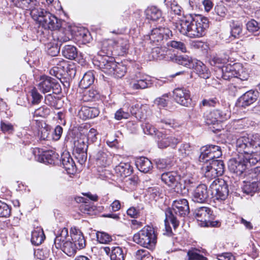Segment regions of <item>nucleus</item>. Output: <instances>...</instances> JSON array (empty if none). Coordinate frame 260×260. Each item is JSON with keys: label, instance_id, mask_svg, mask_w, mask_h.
Here are the masks:
<instances>
[{"label": "nucleus", "instance_id": "nucleus-39", "mask_svg": "<svg viewBox=\"0 0 260 260\" xmlns=\"http://www.w3.org/2000/svg\"><path fill=\"white\" fill-rule=\"evenodd\" d=\"M180 183L184 186V187L182 188V192L179 193L183 194L186 193V191H188L194 186L195 180L193 178L189 177L187 176H184L182 177L180 176Z\"/></svg>", "mask_w": 260, "mask_h": 260}, {"label": "nucleus", "instance_id": "nucleus-32", "mask_svg": "<svg viewBox=\"0 0 260 260\" xmlns=\"http://www.w3.org/2000/svg\"><path fill=\"white\" fill-rule=\"evenodd\" d=\"M71 239V238L69 235L68 229L65 228H63L54 239V246L55 247H60L61 244Z\"/></svg>", "mask_w": 260, "mask_h": 260}, {"label": "nucleus", "instance_id": "nucleus-21", "mask_svg": "<svg viewBox=\"0 0 260 260\" xmlns=\"http://www.w3.org/2000/svg\"><path fill=\"white\" fill-rule=\"evenodd\" d=\"M112 154L107 150L103 149L98 151L95 156L96 164L102 167L110 165L112 162Z\"/></svg>", "mask_w": 260, "mask_h": 260}, {"label": "nucleus", "instance_id": "nucleus-44", "mask_svg": "<svg viewBox=\"0 0 260 260\" xmlns=\"http://www.w3.org/2000/svg\"><path fill=\"white\" fill-rule=\"evenodd\" d=\"M110 258L111 260H124V254L122 248L112 246Z\"/></svg>", "mask_w": 260, "mask_h": 260}, {"label": "nucleus", "instance_id": "nucleus-16", "mask_svg": "<svg viewBox=\"0 0 260 260\" xmlns=\"http://www.w3.org/2000/svg\"><path fill=\"white\" fill-rule=\"evenodd\" d=\"M194 215L200 226L206 227L209 219L212 218V211L208 207H202L195 210Z\"/></svg>", "mask_w": 260, "mask_h": 260}, {"label": "nucleus", "instance_id": "nucleus-9", "mask_svg": "<svg viewBox=\"0 0 260 260\" xmlns=\"http://www.w3.org/2000/svg\"><path fill=\"white\" fill-rule=\"evenodd\" d=\"M173 36L172 31L168 28L158 27L152 30L150 35V41L156 45L159 44L164 39L168 40Z\"/></svg>", "mask_w": 260, "mask_h": 260}, {"label": "nucleus", "instance_id": "nucleus-29", "mask_svg": "<svg viewBox=\"0 0 260 260\" xmlns=\"http://www.w3.org/2000/svg\"><path fill=\"white\" fill-rule=\"evenodd\" d=\"M100 111L95 107H83L80 111V116L84 119L93 118L99 115Z\"/></svg>", "mask_w": 260, "mask_h": 260}, {"label": "nucleus", "instance_id": "nucleus-23", "mask_svg": "<svg viewBox=\"0 0 260 260\" xmlns=\"http://www.w3.org/2000/svg\"><path fill=\"white\" fill-rule=\"evenodd\" d=\"M136 164L139 170L144 173H149L153 168L151 161L145 157H141L138 158Z\"/></svg>", "mask_w": 260, "mask_h": 260}, {"label": "nucleus", "instance_id": "nucleus-4", "mask_svg": "<svg viewBox=\"0 0 260 260\" xmlns=\"http://www.w3.org/2000/svg\"><path fill=\"white\" fill-rule=\"evenodd\" d=\"M37 14V18L32 17V18L44 29L55 30L60 27V20L50 12L40 8Z\"/></svg>", "mask_w": 260, "mask_h": 260}, {"label": "nucleus", "instance_id": "nucleus-5", "mask_svg": "<svg viewBox=\"0 0 260 260\" xmlns=\"http://www.w3.org/2000/svg\"><path fill=\"white\" fill-rule=\"evenodd\" d=\"M211 195L214 200H225L229 194L228 186L225 181L222 179L217 178L210 185Z\"/></svg>", "mask_w": 260, "mask_h": 260}, {"label": "nucleus", "instance_id": "nucleus-37", "mask_svg": "<svg viewBox=\"0 0 260 260\" xmlns=\"http://www.w3.org/2000/svg\"><path fill=\"white\" fill-rule=\"evenodd\" d=\"M259 189V183L256 181L246 182L243 187V192L251 196Z\"/></svg>", "mask_w": 260, "mask_h": 260}, {"label": "nucleus", "instance_id": "nucleus-55", "mask_svg": "<svg viewBox=\"0 0 260 260\" xmlns=\"http://www.w3.org/2000/svg\"><path fill=\"white\" fill-rule=\"evenodd\" d=\"M187 260H205L206 257L198 253L197 249L189 250L187 253Z\"/></svg>", "mask_w": 260, "mask_h": 260}, {"label": "nucleus", "instance_id": "nucleus-36", "mask_svg": "<svg viewBox=\"0 0 260 260\" xmlns=\"http://www.w3.org/2000/svg\"><path fill=\"white\" fill-rule=\"evenodd\" d=\"M63 167L67 171H73L75 167V162L69 153H63L61 155V159Z\"/></svg>", "mask_w": 260, "mask_h": 260}, {"label": "nucleus", "instance_id": "nucleus-6", "mask_svg": "<svg viewBox=\"0 0 260 260\" xmlns=\"http://www.w3.org/2000/svg\"><path fill=\"white\" fill-rule=\"evenodd\" d=\"M161 180L178 193L181 192L182 188L184 187V186L180 183V175L176 172L171 171L163 173L161 175Z\"/></svg>", "mask_w": 260, "mask_h": 260}, {"label": "nucleus", "instance_id": "nucleus-18", "mask_svg": "<svg viewBox=\"0 0 260 260\" xmlns=\"http://www.w3.org/2000/svg\"><path fill=\"white\" fill-rule=\"evenodd\" d=\"M258 96L257 91L250 90L239 98V105L242 107L246 108L254 103L257 100Z\"/></svg>", "mask_w": 260, "mask_h": 260}, {"label": "nucleus", "instance_id": "nucleus-27", "mask_svg": "<svg viewBox=\"0 0 260 260\" xmlns=\"http://www.w3.org/2000/svg\"><path fill=\"white\" fill-rule=\"evenodd\" d=\"M114 48L118 52V55H122L127 51L129 45L126 39L119 38L114 42Z\"/></svg>", "mask_w": 260, "mask_h": 260}, {"label": "nucleus", "instance_id": "nucleus-7", "mask_svg": "<svg viewBox=\"0 0 260 260\" xmlns=\"http://www.w3.org/2000/svg\"><path fill=\"white\" fill-rule=\"evenodd\" d=\"M199 160L204 162H208L221 156L222 150L220 146L209 145L202 147L201 149Z\"/></svg>", "mask_w": 260, "mask_h": 260}, {"label": "nucleus", "instance_id": "nucleus-17", "mask_svg": "<svg viewBox=\"0 0 260 260\" xmlns=\"http://www.w3.org/2000/svg\"><path fill=\"white\" fill-rule=\"evenodd\" d=\"M209 198V192L207 186L204 184H200L192 192V200L194 202L203 203L205 202Z\"/></svg>", "mask_w": 260, "mask_h": 260}, {"label": "nucleus", "instance_id": "nucleus-56", "mask_svg": "<svg viewBox=\"0 0 260 260\" xmlns=\"http://www.w3.org/2000/svg\"><path fill=\"white\" fill-rule=\"evenodd\" d=\"M50 113V109L46 106H42L36 109L34 112V117H45Z\"/></svg>", "mask_w": 260, "mask_h": 260}, {"label": "nucleus", "instance_id": "nucleus-3", "mask_svg": "<svg viewBox=\"0 0 260 260\" xmlns=\"http://www.w3.org/2000/svg\"><path fill=\"white\" fill-rule=\"evenodd\" d=\"M136 243L148 248H152L156 243V235L152 227L147 225L133 236Z\"/></svg>", "mask_w": 260, "mask_h": 260}, {"label": "nucleus", "instance_id": "nucleus-35", "mask_svg": "<svg viewBox=\"0 0 260 260\" xmlns=\"http://www.w3.org/2000/svg\"><path fill=\"white\" fill-rule=\"evenodd\" d=\"M94 80V76L92 71H88L84 74L79 83V86L81 88H87L93 84Z\"/></svg>", "mask_w": 260, "mask_h": 260}, {"label": "nucleus", "instance_id": "nucleus-57", "mask_svg": "<svg viewBox=\"0 0 260 260\" xmlns=\"http://www.w3.org/2000/svg\"><path fill=\"white\" fill-rule=\"evenodd\" d=\"M151 55L154 59H162L165 57V50L158 47H155L152 49Z\"/></svg>", "mask_w": 260, "mask_h": 260}, {"label": "nucleus", "instance_id": "nucleus-45", "mask_svg": "<svg viewBox=\"0 0 260 260\" xmlns=\"http://www.w3.org/2000/svg\"><path fill=\"white\" fill-rule=\"evenodd\" d=\"M112 55V47L109 46V44L107 41L104 42L103 43L101 50L98 53L99 56H98V58H101V57H111V56Z\"/></svg>", "mask_w": 260, "mask_h": 260}, {"label": "nucleus", "instance_id": "nucleus-59", "mask_svg": "<svg viewBox=\"0 0 260 260\" xmlns=\"http://www.w3.org/2000/svg\"><path fill=\"white\" fill-rule=\"evenodd\" d=\"M50 250L46 247L38 249L35 250V254L38 258L44 260L49 256Z\"/></svg>", "mask_w": 260, "mask_h": 260}, {"label": "nucleus", "instance_id": "nucleus-28", "mask_svg": "<svg viewBox=\"0 0 260 260\" xmlns=\"http://www.w3.org/2000/svg\"><path fill=\"white\" fill-rule=\"evenodd\" d=\"M59 155L52 151L45 152L41 156L40 161L45 163L55 165L58 163Z\"/></svg>", "mask_w": 260, "mask_h": 260}, {"label": "nucleus", "instance_id": "nucleus-63", "mask_svg": "<svg viewBox=\"0 0 260 260\" xmlns=\"http://www.w3.org/2000/svg\"><path fill=\"white\" fill-rule=\"evenodd\" d=\"M179 152L182 157L189 155L191 152V146L188 143L183 144L179 149Z\"/></svg>", "mask_w": 260, "mask_h": 260}, {"label": "nucleus", "instance_id": "nucleus-58", "mask_svg": "<svg viewBox=\"0 0 260 260\" xmlns=\"http://www.w3.org/2000/svg\"><path fill=\"white\" fill-rule=\"evenodd\" d=\"M11 213V208L8 205L0 201V217H8Z\"/></svg>", "mask_w": 260, "mask_h": 260}, {"label": "nucleus", "instance_id": "nucleus-14", "mask_svg": "<svg viewBox=\"0 0 260 260\" xmlns=\"http://www.w3.org/2000/svg\"><path fill=\"white\" fill-rule=\"evenodd\" d=\"M94 64L97 66L105 74L112 75L116 62L112 57H105L98 58Z\"/></svg>", "mask_w": 260, "mask_h": 260}, {"label": "nucleus", "instance_id": "nucleus-33", "mask_svg": "<svg viewBox=\"0 0 260 260\" xmlns=\"http://www.w3.org/2000/svg\"><path fill=\"white\" fill-rule=\"evenodd\" d=\"M61 249L64 253L70 256L74 255L76 252L77 247L71 240L64 242L60 245V247H56Z\"/></svg>", "mask_w": 260, "mask_h": 260}, {"label": "nucleus", "instance_id": "nucleus-41", "mask_svg": "<svg viewBox=\"0 0 260 260\" xmlns=\"http://www.w3.org/2000/svg\"><path fill=\"white\" fill-rule=\"evenodd\" d=\"M152 83L150 80L141 79L137 80L131 84V87L134 89H143L151 86Z\"/></svg>", "mask_w": 260, "mask_h": 260}, {"label": "nucleus", "instance_id": "nucleus-64", "mask_svg": "<svg viewBox=\"0 0 260 260\" xmlns=\"http://www.w3.org/2000/svg\"><path fill=\"white\" fill-rule=\"evenodd\" d=\"M160 127L162 129L170 130V128H174L176 126L174 120L171 119H162L160 121Z\"/></svg>", "mask_w": 260, "mask_h": 260}, {"label": "nucleus", "instance_id": "nucleus-22", "mask_svg": "<svg viewBox=\"0 0 260 260\" xmlns=\"http://www.w3.org/2000/svg\"><path fill=\"white\" fill-rule=\"evenodd\" d=\"M115 171L117 176L122 178H126L132 173L133 168L128 163L120 162L115 167Z\"/></svg>", "mask_w": 260, "mask_h": 260}, {"label": "nucleus", "instance_id": "nucleus-26", "mask_svg": "<svg viewBox=\"0 0 260 260\" xmlns=\"http://www.w3.org/2000/svg\"><path fill=\"white\" fill-rule=\"evenodd\" d=\"M45 239L44 231L41 228H36L31 233V242L35 245L42 244Z\"/></svg>", "mask_w": 260, "mask_h": 260}, {"label": "nucleus", "instance_id": "nucleus-19", "mask_svg": "<svg viewBox=\"0 0 260 260\" xmlns=\"http://www.w3.org/2000/svg\"><path fill=\"white\" fill-rule=\"evenodd\" d=\"M236 148L240 155H244L248 153V152H252L250 138L248 137L239 138L236 142Z\"/></svg>", "mask_w": 260, "mask_h": 260}, {"label": "nucleus", "instance_id": "nucleus-12", "mask_svg": "<svg viewBox=\"0 0 260 260\" xmlns=\"http://www.w3.org/2000/svg\"><path fill=\"white\" fill-rule=\"evenodd\" d=\"M88 138L85 135L81 136L74 142L75 150L78 154L77 157H81V162H84L87 158Z\"/></svg>", "mask_w": 260, "mask_h": 260}, {"label": "nucleus", "instance_id": "nucleus-20", "mask_svg": "<svg viewBox=\"0 0 260 260\" xmlns=\"http://www.w3.org/2000/svg\"><path fill=\"white\" fill-rule=\"evenodd\" d=\"M54 64L55 65L54 67L57 68L59 74L61 75L65 74L67 72L68 74L71 76L75 75V70L72 68V66L70 65L67 61L62 59L56 58L53 60Z\"/></svg>", "mask_w": 260, "mask_h": 260}, {"label": "nucleus", "instance_id": "nucleus-51", "mask_svg": "<svg viewBox=\"0 0 260 260\" xmlns=\"http://www.w3.org/2000/svg\"><path fill=\"white\" fill-rule=\"evenodd\" d=\"M237 75L235 76V78H239L242 81L247 80L249 77V74L245 70V69L243 68L240 63L237 64Z\"/></svg>", "mask_w": 260, "mask_h": 260}, {"label": "nucleus", "instance_id": "nucleus-61", "mask_svg": "<svg viewBox=\"0 0 260 260\" xmlns=\"http://www.w3.org/2000/svg\"><path fill=\"white\" fill-rule=\"evenodd\" d=\"M168 46L181 51L182 52L186 51L185 44L180 41H171L167 43Z\"/></svg>", "mask_w": 260, "mask_h": 260}, {"label": "nucleus", "instance_id": "nucleus-60", "mask_svg": "<svg viewBox=\"0 0 260 260\" xmlns=\"http://www.w3.org/2000/svg\"><path fill=\"white\" fill-rule=\"evenodd\" d=\"M246 27L249 31H257L260 29V22L254 19H251L246 23Z\"/></svg>", "mask_w": 260, "mask_h": 260}, {"label": "nucleus", "instance_id": "nucleus-10", "mask_svg": "<svg viewBox=\"0 0 260 260\" xmlns=\"http://www.w3.org/2000/svg\"><path fill=\"white\" fill-rule=\"evenodd\" d=\"M230 171L238 175H241L247 168V164L244 160L243 155L230 159L228 162Z\"/></svg>", "mask_w": 260, "mask_h": 260}, {"label": "nucleus", "instance_id": "nucleus-47", "mask_svg": "<svg viewBox=\"0 0 260 260\" xmlns=\"http://www.w3.org/2000/svg\"><path fill=\"white\" fill-rule=\"evenodd\" d=\"M231 27V35L235 38H239L242 31V25L238 22L233 21Z\"/></svg>", "mask_w": 260, "mask_h": 260}, {"label": "nucleus", "instance_id": "nucleus-49", "mask_svg": "<svg viewBox=\"0 0 260 260\" xmlns=\"http://www.w3.org/2000/svg\"><path fill=\"white\" fill-rule=\"evenodd\" d=\"M50 132L49 127L45 123H42L41 127L38 129V135L42 140H48L49 138Z\"/></svg>", "mask_w": 260, "mask_h": 260}, {"label": "nucleus", "instance_id": "nucleus-46", "mask_svg": "<svg viewBox=\"0 0 260 260\" xmlns=\"http://www.w3.org/2000/svg\"><path fill=\"white\" fill-rule=\"evenodd\" d=\"M126 70V67L124 64L116 62V64L114 68V73H112L111 76H114L117 78H121L125 75Z\"/></svg>", "mask_w": 260, "mask_h": 260}, {"label": "nucleus", "instance_id": "nucleus-52", "mask_svg": "<svg viewBox=\"0 0 260 260\" xmlns=\"http://www.w3.org/2000/svg\"><path fill=\"white\" fill-rule=\"evenodd\" d=\"M165 2H166V5L170 7L171 10L174 12L175 14L180 15L181 12V7L179 5L177 2L175 0H170L167 1V0H165Z\"/></svg>", "mask_w": 260, "mask_h": 260}, {"label": "nucleus", "instance_id": "nucleus-42", "mask_svg": "<svg viewBox=\"0 0 260 260\" xmlns=\"http://www.w3.org/2000/svg\"><path fill=\"white\" fill-rule=\"evenodd\" d=\"M206 163L207 164L202 168V171L204 174L205 177L208 179L211 180L219 176L212 166L209 164H208V162Z\"/></svg>", "mask_w": 260, "mask_h": 260}, {"label": "nucleus", "instance_id": "nucleus-53", "mask_svg": "<svg viewBox=\"0 0 260 260\" xmlns=\"http://www.w3.org/2000/svg\"><path fill=\"white\" fill-rule=\"evenodd\" d=\"M96 238L97 240L102 244H108L112 240L111 236L103 232H98L96 233Z\"/></svg>", "mask_w": 260, "mask_h": 260}, {"label": "nucleus", "instance_id": "nucleus-38", "mask_svg": "<svg viewBox=\"0 0 260 260\" xmlns=\"http://www.w3.org/2000/svg\"><path fill=\"white\" fill-rule=\"evenodd\" d=\"M243 157L247 164V168L248 166L256 165L260 160V154L258 152H254L253 150L252 152H248L243 155Z\"/></svg>", "mask_w": 260, "mask_h": 260}, {"label": "nucleus", "instance_id": "nucleus-62", "mask_svg": "<svg viewBox=\"0 0 260 260\" xmlns=\"http://www.w3.org/2000/svg\"><path fill=\"white\" fill-rule=\"evenodd\" d=\"M143 129L144 133L147 135H153L161 133V132H157L156 129L151 124L146 123L143 125Z\"/></svg>", "mask_w": 260, "mask_h": 260}, {"label": "nucleus", "instance_id": "nucleus-34", "mask_svg": "<svg viewBox=\"0 0 260 260\" xmlns=\"http://www.w3.org/2000/svg\"><path fill=\"white\" fill-rule=\"evenodd\" d=\"M77 48L73 45H65L62 49V55L69 59H74L77 56Z\"/></svg>", "mask_w": 260, "mask_h": 260}, {"label": "nucleus", "instance_id": "nucleus-31", "mask_svg": "<svg viewBox=\"0 0 260 260\" xmlns=\"http://www.w3.org/2000/svg\"><path fill=\"white\" fill-rule=\"evenodd\" d=\"M173 61L188 68L194 67V60L187 55L175 56L173 58Z\"/></svg>", "mask_w": 260, "mask_h": 260}, {"label": "nucleus", "instance_id": "nucleus-11", "mask_svg": "<svg viewBox=\"0 0 260 260\" xmlns=\"http://www.w3.org/2000/svg\"><path fill=\"white\" fill-rule=\"evenodd\" d=\"M12 2L17 7L29 10L31 17L37 18V13L41 8L37 0H12Z\"/></svg>", "mask_w": 260, "mask_h": 260}, {"label": "nucleus", "instance_id": "nucleus-25", "mask_svg": "<svg viewBox=\"0 0 260 260\" xmlns=\"http://www.w3.org/2000/svg\"><path fill=\"white\" fill-rule=\"evenodd\" d=\"M237 64L234 63L233 65L228 64L222 68V77L223 79L230 80L231 78L235 77V76H237Z\"/></svg>", "mask_w": 260, "mask_h": 260}, {"label": "nucleus", "instance_id": "nucleus-15", "mask_svg": "<svg viewBox=\"0 0 260 260\" xmlns=\"http://www.w3.org/2000/svg\"><path fill=\"white\" fill-rule=\"evenodd\" d=\"M157 137L158 139V146L160 148H165L167 147L175 148L181 141L180 138L164 134L162 132L158 134Z\"/></svg>", "mask_w": 260, "mask_h": 260}, {"label": "nucleus", "instance_id": "nucleus-48", "mask_svg": "<svg viewBox=\"0 0 260 260\" xmlns=\"http://www.w3.org/2000/svg\"><path fill=\"white\" fill-rule=\"evenodd\" d=\"M205 122L208 125L215 124L218 122L216 110L207 112L204 115Z\"/></svg>", "mask_w": 260, "mask_h": 260}, {"label": "nucleus", "instance_id": "nucleus-24", "mask_svg": "<svg viewBox=\"0 0 260 260\" xmlns=\"http://www.w3.org/2000/svg\"><path fill=\"white\" fill-rule=\"evenodd\" d=\"M193 68L197 74L203 79H208L210 76V73L206 66L200 60H194Z\"/></svg>", "mask_w": 260, "mask_h": 260}, {"label": "nucleus", "instance_id": "nucleus-54", "mask_svg": "<svg viewBox=\"0 0 260 260\" xmlns=\"http://www.w3.org/2000/svg\"><path fill=\"white\" fill-rule=\"evenodd\" d=\"M218 122H222L228 119L231 116L230 112L226 110H216Z\"/></svg>", "mask_w": 260, "mask_h": 260}, {"label": "nucleus", "instance_id": "nucleus-8", "mask_svg": "<svg viewBox=\"0 0 260 260\" xmlns=\"http://www.w3.org/2000/svg\"><path fill=\"white\" fill-rule=\"evenodd\" d=\"M38 87L43 93L52 92L53 93L58 94L61 91L60 84L55 79L49 76H42Z\"/></svg>", "mask_w": 260, "mask_h": 260}, {"label": "nucleus", "instance_id": "nucleus-1", "mask_svg": "<svg viewBox=\"0 0 260 260\" xmlns=\"http://www.w3.org/2000/svg\"><path fill=\"white\" fill-rule=\"evenodd\" d=\"M209 20L201 15L191 18V20L183 19L177 26L179 32L189 38H200L205 35L209 27Z\"/></svg>", "mask_w": 260, "mask_h": 260}, {"label": "nucleus", "instance_id": "nucleus-50", "mask_svg": "<svg viewBox=\"0 0 260 260\" xmlns=\"http://www.w3.org/2000/svg\"><path fill=\"white\" fill-rule=\"evenodd\" d=\"M60 48L58 43L50 42L47 45L48 54L52 56H56L59 52Z\"/></svg>", "mask_w": 260, "mask_h": 260}, {"label": "nucleus", "instance_id": "nucleus-13", "mask_svg": "<svg viewBox=\"0 0 260 260\" xmlns=\"http://www.w3.org/2000/svg\"><path fill=\"white\" fill-rule=\"evenodd\" d=\"M173 96L176 102L185 107H188L190 104V91L184 88H177L173 91Z\"/></svg>", "mask_w": 260, "mask_h": 260}, {"label": "nucleus", "instance_id": "nucleus-43", "mask_svg": "<svg viewBox=\"0 0 260 260\" xmlns=\"http://www.w3.org/2000/svg\"><path fill=\"white\" fill-rule=\"evenodd\" d=\"M209 164L215 170L218 176L223 174L224 170V165L223 161L221 160L213 159L208 161Z\"/></svg>", "mask_w": 260, "mask_h": 260}, {"label": "nucleus", "instance_id": "nucleus-2", "mask_svg": "<svg viewBox=\"0 0 260 260\" xmlns=\"http://www.w3.org/2000/svg\"><path fill=\"white\" fill-rule=\"evenodd\" d=\"M189 213L188 202L187 200L183 199L173 202L172 208H168L166 211L165 226L168 234L172 233L170 226H168L169 221L172 223L174 230L179 225V217H184Z\"/></svg>", "mask_w": 260, "mask_h": 260}, {"label": "nucleus", "instance_id": "nucleus-30", "mask_svg": "<svg viewBox=\"0 0 260 260\" xmlns=\"http://www.w3.org/2000/svg\"><path fill=\"white\" fill-rule=\"evenodd\" d=\"M72 240L77 247V249H82L85 247L86 241L83 234L80 232H76L71 236Z\"/></svg>", "mask_w": 260, "mask_h": 260}, {"label": "nucleus", "instance_id": "nucleus-40", "mask_svg": "<svg viewBox=\"0 0 260 260\" xmlns=\"http://www.w3.org/2000/svg\"><path fill=\"white\" fill-rule=\"evenodd\" d=\"M148 19L156 21L161 17V12L155 7L148 8L146 11Z\"/></svg>", "mask_w": 260, "mask_h": 260}]
</instances>
